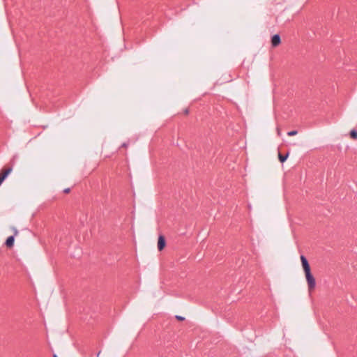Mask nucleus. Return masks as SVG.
I'll list each match as a JSON object with an SVG mask.
<instances>
[{"label":"nucleus","mask_w":357,"mask_h":357,"mask_svg":"<svg viewBox=\"0 0 357 357\" xmlns=\"http://www.w3.org/2000/svg\"><path fill=\"white\" fill-rule=\"evenodd\" d=\"M53 357H58V356H57L56 355H55V354H54Z\"/></svg>","instance_id":"obj_18"},{"label":"nucleus","mask_w":357,"mask_h":357,"mask_svg":"<svg viewBox=\"0 0 357 357\" xmlns=\"http://www.w3.org/2000/svg\"><path fill=\"white\" fill-rule=\"evenodd\" d=\"M298 133L297 130H291L287 132L288 136H294Z\"/></svg>","instance_id":"obj_9"},{"label":"nucleus","mask_w":357,"mask_h":357,"mask_svg":"<svg viewBox=\"0 0 357 357\" xmlns=\"http://www.w3.org/2000/svg\"><path fill=\"white\" fill-rule=\"evenodd\" d=\"M14 241H15L14 236H10L9 237L7 238L5 244L7 247L11 248L14 245Z\"/></svg>","instance_id":"obj_6"},{"label":"nucleus","mask_w":357,"mask_h":357,"mask_svg":"<svg viewBox=\"0 0 357 357\" xmlns=\"http://www.w3.org/2000/svg\"><path fill=\"white\" fill-rule=\"evenodd\" d=\"M277 131H278V135H281V132H280V128H278V129H277Z\"/></svg>","instance_id":"obj_15"},{"label":"nucleus","mask_w":357,"mask_h":357,"mask_svg":"<svg viewBox=\"0 0 357 357\" xmlns=\"http://www.w3.org/2000/svg\"><path fill=\"white\" fill-rule=\"evenodd\" d=\"M70 188H66L63 190V192L64 193H68L70 192Z\"/></svg>","instance_id":"obj_11"},{"label":"nucleus","mask_w":357,"mask_h":357,"mask_svg":"<svg viewBox=\"0 0 357 357\" xmlns=\"http://www.w3.org/2000/svg\"><path fill=\"white\" fill-rule=\"evenodd\" d=\"M13 167H10L8 168L3 169L0 172V185L4 181V180L8 177L9 174L12 172Z\"/></svg>","instance_id":"obj_2"},{"label":"nucleus","mask_w":357,"mask_h":357,"mask_svg":"<svg viewBox=\"0 0 357 357\" xmlns=\"http://www.w3.org/2000/svg\"><path fill=\"white\" fill-rule=\"evenodd\" d=\"M13 231H14V235L13 236H15L17 235L18 231L17 230V229L14 228Z\"/></svg>","instance_id":"obj_12"},{"label":"nucleus","mask_w":357,"mask_h":357,"mask_svg":"<svg viewBox=\"0 0 357 357\" xmlns=\"http://www.w3.org/2000/svg\"><path fill=\"white\" fill-rule=\"evenodd\" d=\"M100 354V351L98 353H97V357L99 356Z\"/></svg>","instance_id":"obj_17"},{"label":"nucleus","mask_w":357,"mask_h":357,"mask_svg":"<svg viewBox=\"0 0 357 357\" xmlns=\"http://www.w3.org/2000/svg\"><path fill=\"white\" fill-rule=\"evenodd\" d=\"M184 113H185V114H188L189 113V110H188V109H186L184 111Z\"/></svg>","instance_id":"obj_14"},{"label":"nucleus","mask_w":357,"mask_h":357,"mask_svg":"<svg viewBox=\"0 0 357 357\" xmlns=\"http://www.w3.org/2000/svg\"><path fill=\"white\" fill-rule=\"evenodd\" d=\"M281 43V38L279 34H275L271 38V45L273 47L278 46Z\"/></svg>","instance_id":"obj_5"},{"label":"nucleus","mask_w":357,"mask_h":357,"mask_svg":"<svg viewBox=\"0 0 357 357\" xmlns=\"http://www.w3.org/2000/svg\"><path fill=\"white\" fill-rule=\"evenodd\" d=\"M122 146L126 147V146H127V144H126V143H123V144H122Z\"/></svg>","instance_id":"obj_16"},{"label":"nucleus","mask_w":357,"mask_h":357,"mask_svg":"<svg viewBox=\"0 0 357 357\" xmlns=\"http://www.w3.org/2000/svg\"><path fill=\"white\" fill-rule=\"evenodd\" d=\"M305 275L306 280L307 282L308 289L310 291H311L312 289H314V287H315V285H316L315 279L311 273V270L305 271Z\"/></svg>","instance_id":"obj_1"},{"label":"nucleus","mask_w":357,"mask_h":357,"mask_svg":"<svg viewBox=\"0 0 357 357\" xmlns=\"http://www.w3.org/2000/svg\"><path fill=\"white\" fill-rule=\"evenodd\" d=\"M350 136L352 139H356L357 138V130L354 129L351 130L350 132Z\"/></svg>","instance_id":"obj_8"},{"label":"nucleus","mask_w":357,"mask_h":357,"mask_svg":"<svg viewBox=\"0 0 357 357\" xmlns=\"http://www.w3.org/2000/svg\"><path fill=\"white\" fill-rule=\"evenodd\" d=\"M166 245L165 238L163 235H160L158 240V249L159 251L162 250Z\"/></svg>","instance_id":"obj_3"},{"label":"nucleus","mask_w":357,"mask_h":357,"mask_svg":"<svg viewBox=\"0 0 357 357\" xmlns=\"http://www.w3.org/2000/svg\"><path fill=\"white\" fill-rule=\"evenodd\" d=\"M289 153H287L286 155H283L280 153L278 154V158L280 162L283 163L288 158Z\"/></svg>","instance_id":"obj_7"},{"label":"nucleus","mask_w":357,"mask_h":357,"mask_svg":"<svg viewBox=\"0 0 357 357\" xmlns=\"http://www.w3.org/2000/svg\"><path fill=\"white\" fill-rule=\"evenodd\" d=\"M176 319L179 321H183L185 319V317L180 316V315H176Z\"/></svg>","instance_id":"obj_10"},{"label":"nucleus","mask_w":357,"mask_h":357,"mask_svg":"<svg viewBox=\"0 0 357 357\" xmlns=\"http://www.w3.org/2000/svg\"><path fill=\"white\" fill-rule=\"evenodd\" d=\"M16 157H17V156H16V155H15V156L12 158V160H11V161H10V162H11L13 165V164H14V162H14V160H15Z\"/></svg>","instance_id":"obj_13"},{"label":"nucleus","mask_w":357,"mask_h":357,"mask_svg":"<svg viewBox=\"0 0 357 357\" xmlns=\"http://www.w3.org/2000/svg\"><path fill=\"white\" fill-rule=\"evenodd\" d=\"M301 261L304 272L310 271V266L307 258L304 255L301 256Z\"/></svg>","instance_id":"obj_4"}]
</instances>
